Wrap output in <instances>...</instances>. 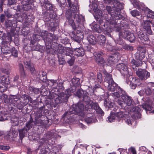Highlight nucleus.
<instances>
[{
	"mask_svg": "<svg viewBox=\"0 0 154 154\" xmlns=\"http://www.w3.org/2000/svg\"><path fill=\"white\" fill-rule=\"evenodd\" d=\"M118 58V55L116 54H114L113 56H110L108 59V64L110 65H112L117 61Z\"/></svg>",
	"mask_w": 154,
	"mask_h": 154,
	"instance_id": "obj_19",
	"label": "nucleus"
},
{
	"mask_svg": "<svg viewBox=\"0 0 154 154\" xmlns=\"http://www.w3.org/2000/svg\"><path fill=\"white\" fill-rule=\"evenodd\" d=\"M36 125L35 120L33 121L32 118L30 119L29 121L26 123V127L29 130L33 126Z\"/></svg>",
	"mask_w": 154,
	"mask_h": 154,
	"instance_id": "obj_25",
	"label": "nucleus"
},
{
	"mask_svg": "<svg viewBox=\"0 0 154 154\" xmlns=\"http://www.w3.org/2000/svg\"><path fill=\"white\" fill-rule=\"evenodd\" d=\"M124 116V113L121 111L117 112L116 113V117L118 119L119 122L122 121V118Z\"/></svg>",
	"mask_w": 154,
	"mask_h": 154,
	"instance_id": "obj_42",
	"label": "nucleus"
},
{
	"mask_svg": "<svg viewBox=\"0 0 154 154\" xmlns=\"http://www.w3.org/2000/svg\"><path fill=\"white\" fill-rule=\"evenodd\" d=\"M150 21L146 20L144 22L143 24V28L146 31V32L150 35L154 34V32H152L150 26Z\"/></svg>",
	"mask_w": 154,
	"mask_h": 154,
	"instance_id": "obj_14",
	"label": "nucleus"
},
{
	"mask_svg": "<svg viewBox=\"0 0 154 154\" xmlns=\"http://www.w3.org/2000/svg\"><path fill=\"white\" fill-rule=\"evenodd\" d=\"M136 74L139 79L141 80H145L150 76L149 72L144 69H138L136 70Z\"/></svg>",
	"mask_w": 154,
	"mask_h": 154,
	"instance_id": "obj_7",
	"label": "nucleus"
},
{
	"mask_svg": "<svg viewBox=\"0 0 154 154\" xmlns=\"http://www.w3.org/2000/svg\"><path fill=\"white\" fill-rule=\"evenodd\" d=\"M66 16L70 24L72 26L73 29H76V26L74 20L72 19L73 17V15H71V13L69 11H67L66 13Z\"/></svg>",
	"mask_w": 154,
	"mask_h": 154,
	"instance_id": "obj_12",
	"label": "nucleus"
},
{
	"mask_svg": "<svg viewBox=\"0 0 154 154\" xmlns=\"http://www.w3.org/2000/svg\"><path fill=\"white\" fill-rule=\"evenodd\" d=\"M142 108L146 111H150L152 109L151 106L149 104L146 103L142 106Z\"/></svg>",
	"mask_w": 154,
	"mask_h": 154,
	"instance_id": "obj_47",
	"label": "nucleus"
},
{
	"mask_svg": "<svg viewBox=\"0 0 154 154\" xmlns=\"http://www.w3.org/2000/svg\"><path fill=\"white\" fill-rule=\"evenodd\" d=\"M73 52L74 55L78 57H82L85 53V50L82 47L75 48Z\"/></svg>",
	"mask_w": 154,
	"mask_h": 154,
	"instance_id": "obj_16",
	"label": "nucleus"
},
{
	"mask_svg": "<svg viewBox=\"0 0 154 154\" xmlns=\"http://www.w3.org/2000/svg\"><path fill=\"white\" fill-rule=\"evenodd\" d=\"M22 4L23 5V7L21 8L22 10L27 11L31 8V5L26 3L25 2H22Z\"/></svg>",
	"mask_w": 154,
	"mask_h": 154,
	"instance_id": "obj_34",
	"label": "nucleus"
},
{
	"mask_svg": "<svg viewBox=\"0 0 154 154\" xmlns=\"http://www.w3.org/2000/svg\"><path fill=\"white\" fill-rule=\"evenodd\" d=\"M142 63L141 61H136L134 59H133L131 61L132 68L134 70H137V68L141 66Z\"/></svg>",
	"mask_w": 154,
	"mask_h": 154,
	"instance_id": "obj_20",
	"label": "nucleus"
},
{
	"mask_svg": "<svg viewBox=\"0 0 154 154\" xmlns=\"http://www.w3.org/2000/svg\"><path fill=\"white\" fill-rule=\"evenodd\" d=\"M130 32L127 29H123L122 30L121 32H119V35L120 36H121L124 38H127Z\"/></svg>",
	"mask_w": 154,
	"mask_h": 154,
	"instance_id": "obj_24",
	"label": "nucleus"
},
{
	"mask_svg": "<svg viewBox=\"0 0 154 154\" xmlns=\"http://www.w3.org/2000/svg\"><path fill=\"white\" fill-rule=\"evenodd\" d=\"M64 53L66 57L68 56L70 58L72 57L73 56V54L74 53L73 51L68 48H65Z\"/></svg>",
	"mask_w": 154,
	"mask_h": 154,
	"instance_id": "obj_29",
	"label": "nucleus"
},
{
	"mask_svg": "<svg viewBox=\"0 0 154 154\" xmlns=\"http://www.w3.org/2000/svg\"><path fill=\"white\" fill-rule=\"evenodd\" d=\"M68 5L70 9L67 11L71 12V15H73V17L75 20V22L78 26L82 24L85 21L84 17L81 15L77 14L78 11V6L77 4H72L70 0H67Z\"/></svg>",
	"mask_w": 154,
	"mask_h": 154,
	"instance_id": "obj_2",
	"label": "nucleus"
},
{
	"mask_svg": "<svg viewBox=\"0 0 154 154\" xmlns=\"http://www.w3.org/2000/svg\"><path fill=\"white\" fill-rule=\"evenodd\" d=\"M117 6L118 8H116V11L117 13L120 14V11L123 8L124 5L122 3H118L117 4Z\"/></svg>",
	"mask_w": 154,
	"mask_h": 154,
	"instance_id": "obj_46",
	"label": "nucleus"
},
{
	"mask_svg": "<svg viewBox=\"0 0 154 154\" xmlns=\"http://www.w3.org/2000/svg\"><path fill=\"white\" fill-rule=\"evenodd\" d=\"M147 17L153 18H154V13L151 10L148 9L146 10Z\"/></svg>",
	"mask_w": 154,
	"mask_h": 154,
	"instance_id": "obj_44",
	"label": "nucleus"
},
{
	"mask_svg": "<svg viewBox=\"0 0 154 154\" xmlns=\"http://www.w3.org/2000/svg\"><path fill=\"white\" fill-rule=\"evenodd\" d=\"M138 37L142 42H147L149 40V38L147 35L141 32L138 34Z\"/></svg>",
	"mask_w": 154,
	"mask_h": 154,
	"instance_id": "obj_22",
	"label": "nucleus"
},
{
	"mask_svg": "<svg viewBox=\"0 0 154 154\" xmlns=\"http://www.w3.org/2000/svg\"><path fill=\"white\" fill-rule=\"evenodd\" d=\"M89 42L91 44L94 45L97 42L96 38L92 35H90L87 37Z\"/></svg>",
	"mask_w": 154,
	"mask_h": 154,
	"instance_id": "obj_30",
	"label": "nucleus"
},
{
	"mask_svg": "<svg viewBox=\"0 0 154 154\" xmlns=\"http://www.w3.org/2000/svg\"><path fill=\"white\" fill-rule=\"evenodd\" d=\"M104 80L105 82L108 83V85L114 82L112 78V75L108 73L106 75Z\"/></svg>",
	"mask_w": 154,
	"mask_h": 154,
	"instance_id": "obj_23",
	"label": "nucleus"
},
{
	"mask_svg": "<svg viewBox=\"0 0 154 154\" xmlns=\"http://www.w3.org/2000/svg\"><path fill=\"white\" fill-rule=\"evenodd\" d=\"M152 89V88H150L149 87L146 88L144 89L145 94L148 96H151Z\"/></svg>",
	"mask_w": 154,
	"mask_h": 154,
	"instance_id": "obj_49",
	"label": "nucleus"
},
{
	"mask_svg": "<svg viewBox=\"0 0 154 154\" xmlns=\"http://www.w3.org/2000/svg\"><path fill=\"white\" fill-rule=\"evenodd\" d=\"M83 35L82 34H81L79 35V34H77L76 35L75 34H73L72 37L73 39L75 42L79 43L80 42L81 39L83 38Z\"/></svg>",
	"mask_w": 154,
	"mask_h": 154,
	"instance_id": "obj_33",
	"label": "nucleus"
},
{
	"mask_svg": "<svg viewBox=\"0 0 154 154\" xmlns=\"http://www.w3.org/2000/svg\"><path fill=\"white\" fill-rule=\"evenodd\" d=\"M85 121L87 123H90L96 122L97 120L94 114L92 113L88 114L85 119Z\"/></svg>",
	"mask_w": 154,
	"mask_h": 154,
	"instance_id": "obj_15",
	"label": "nucleus"
},
{
	"mask_svg": "<svg viewBox=\"0 0 154 154\" xmlns=\"http://www.w3.org/2000/svg\"><path fill=\"white\" fill-rule=\"evenodd\" d=\"M102 54V53H99L98 52H96L94 53V56L96 61L99 62V59L100 58H102L101 57V55Z\"/></svg>",
	"mask_w": 154,
	"mask_h": 154,
	"instance_id": "obj_51",
	"label": "nucleus"
},
{
	"mask_svg": "<svg viewBox=\"0 0 154 154\" xmlns=\"http://www.w3.org/2000/svg\"><path fill=\"white\" fill-rule=\"evenodd\" d=\"M42 116V114L41 113H40L37 111L35 114V119H40Z\"/></svg>",
	"mask_w": 154,
	"mask_h": 154,
	"instance_id": "obj_62",
	"label": "nucleus"
},
{
	"mask_svg": "<svg viewBox=\"0 0 154 154\" xmlns=\"http://www.w3.org/2000/svg\"><path fill=\"white\" fill-rule=\"evenodd\" d=\"M65 48L62 45L59 44L57 46L56 48L54 49V51L57 52L59 54H62L64 52Z\"/></svg>",
	"mask_w": 154,
	"mask_h": 154,
	"instance_id": "obj_26",
	"label": "nucleus"
},
{
	"mask_svg": "<svg viewBox=\"0 0 154 154\" xmlns=\"http://www.w3.org/2000/svg\"><path fill=\"white\" fill-rule=\"evenodd\" d=\"M83 101L82 102H79L77 104L73 105V107L70 109L68 111L66 112L63 115V117H65L72 114H77L79 116L83 117L86 113L87 110L85 109L84 105H85L86 108L88 107L86 106V104L85 102L86 101L85 97H83Z\"/></svg>",
	"mask_w": 154,
	"mask_h": 154,
	"instance_id": "obj_1",
	"label": "nucleus"
},
{
	"mask_svg": "<svg viewBox=\"0 0 154 154\" xmlns=\"http://www.w3.org/2000/svg\"><path fill=\"white\" fill-rule=\"evenodd\" d=\"M11 55L15 57H17V53L15 48H13L11 49Z\"/></svg>",
	"mask_w": 154,
	"mask_h": 154,
	"instance_id": "obj_56",
	"label": "nucleus"
},
{
	"mask_svg": "<svg viewBox=\"0 0 154 154\" xmlns=\"http://www.w3.org/2000/svg\"><path fill=\"white\" fill-rule=\"evenodd\" d=\"M104 104L105 107L110 109L112 108L114 105V103L110 101H107L106 100H105L104 101Z\"/></svg>",
	"mask_w": 154,
	"mask_h": 154,
	"instance_id": "obj_36",
	"label": "nucleus"
},
{
	"mask_svg": "<svg viewBox=\"0 0 154 154\" xmlns=\"http://www.w3.org/2000/svg\"><path fill=\"white\" fill-rule=\"evenodd\" d=\"M71 92L69 89H67L65 91V94L63 92L58 93L55 100V103L58 104L66 102L69 96L71 95Z\"/></svg>",
	"mask_w": 154,
	"mask_h": 154,
	"instance_id": "obj_4",
	"label": "nucleus"
},
{
	"mask_svg": "<svg viewBox=\"0 0 154 154\" xmlns=\"http://www.w3.org/2000/svg\"><path fill=\"white\" fill-rule=\"evenodd\" d=\"M121 95L122 100L124 101V104H125L128 106H131L132 105L134 102L132 98L128 95L124 91V93H122Z\"/></svg>",
	"mask_w": 154,
	"mask_h": 154,
	"instance_id": "obj_9",
	"label": "nucleus"
},
{
	"mask_svg": "<svg viewBox=\"0 0 154 154\" xmlns=\"http://www.w3.org/2000/svg\"><path fill=\"white\" fill-rule=\"evenodd\" d=\"M130 79L132 82L135 84L136 86L137 85H140L141 84V82L139 79H136V78L131 77L130 78Z\"/></svg>",
	"mask_w": 154,
	"mask_h": 154,
	"instance_id": "obj_39",
	"label": "nucleus"
},
{
	"mask_svg": "<svg viewBox=\"0 0 154 154\" xmlns=\"http://www.w3.org/2000/svg\"><path fill=\"white\" fill-rule=\"evenodd\" d=\"M9 118V114H2L0 115V121H2L8 120Z\"/></svg>",
	"mask_w": 154,
	"mask_h": 154,
	"instance_id": "obj_43",
	"label": "nucleus"
},
{
	"mask_svg": "<svg viewBox=\"0 0 154 154\" xmlns=\"http://www.w3.org/2000/svg\"><path fill=\"white\" fill-rule=\"evenodd\" d=\"M130 13L134 17L139 16L140 14V13L137 10L131 11Z\"/></svg>",
	"mask_w": 154,
	"mask_h": 154,
	"instance_id": "obj_52",
	"label": "nucleus"
},
{
	"mask_svg": "<svg viewBox=\"0 0 154 154\" xmlns=\"http://www.w3.org/2000/svg\"><path fill=\"white\" fill-rule=\"evenodd\" d=\"M99 62L96 61L97 64L100 66H104L106 63L105 61L103 60V58H100L99 59Z\"/></svg>",
	"mask_w": 154,
	"mask_h": 154,
	"instance_id": "obj_54",
	"label": "nucleus"
},
{
	"mask_svg": "<svg viewBox=\"0 0 154 154\" xmlns=\"http://www.w3.org/2000/svg\"><path fill=\"white\" fill-rule=\"evenodd\" d=\"M35 120L37 125L40 126L43 124V121L40 119H35Z\"/></svg>",
	"mask_w": 154,
	"mask_h": 154,
	"instance_id": "obj_55",
	"label": "nucleus"
},
{
	"mask_svg": "<svg viewBox=\"0 0 154 154\" xmlns=\"http://www.w3.org/2000/svg\"><path fill=\"white\" fill-rule=\"evenodd\" d=\"M28 131L29 130L27 128H26V127H24L22 129L18 130L20 137L21 140L24 137Z\"/></svg>",
	"mask_w": 154,
	"mask_h": 154,
	"instance_id": "obj_21",
	"label": "nucleus"
},
{
	"mask_svg": "<svg viewBox=\"0 0 154 154\" xmlns=\"http://www.w3.org/2000/svg\"><path fill=\"white\" fill-rule=\"evenodd\" d=\"M53 136L52 133L51 132H48L44 134L43 139L45 141L49 140Z\"/></svg>",
	"mask_w": 154,
	"mask_h": 154,
	"instance_id": "obj_32",
	"label": "nucleus"
},
{
	"mask_svg": "<svg viewBox=\"0 0 154 154\" xmlns=\"http://www.w3.org/2000/svg\"><path fill=\"white\" fill-rule=\"evenodd\" d=\"M140 108L135 106L131 109L130 114L132 118L137 119L141 118V114L140 113Z\"/></svg>",
	"mask_w": 154,
	"mask_h": 154,
	"instance_id": "obj_10",
	"label": "nucleus"
},
{
	"mask_svg": "<svg viewBox=\"0 0 154 154\" xmlns=\"http://www.w3.org/2000/svg\"><path fill=\"white\" fill-rule=\"evenodd\" d=\"M48 85L52 86L53 88V86H56L58 85V82H57L56 80H51L48 81Z\"/></svg>",
	"mask_w": 154,
	"mask_h": 154,
	"instance_id": "obj_48",
	"label": "nucleus"
},
{
	"mask_svg": "<svg viewBox=\"0 0 154 154\" xmlns=\"http://www.w3.org/2000/svg\"><path fill=\"white\" fill-rule=\"evenodd\" d=\"M21 6L18 4H15L14 6L12 5H10V8H13V9L16 10L17 11H20L22 10L21 9Z\"/></svg>",
	"mask_w": 154,
	"mask_h": 154,
	"instance_id": "obj_45",
	"label": "nucleus"
},
{
	"mask_svg": "<svg viewBox=\"0 0 154 154\" xmlns=\"http://www.w3.org/2000/svg\"><path fill=\"white\" fill-rule=\"evenodd\" d=\"M116 68L124 76L129 74V70L127 66L123 63L118 64L116 66Z\"/></svg>",
	"mask_w": 154,
	"mask_h": 154,
	"instance_id": "obj_8",
	"label": "nucleus"
},
{
	"mask_svg": "<svg viewBox=\"0 0 154 154\" xmlns=\"http://www.w3.org/2000/svg\"><path fill=\"white\" fill-rule=\"evenodd\" d=\"M84 92L82 90H78L76 93V95L79 98H81L83 97V94Z\"/></svg>",
	"mask_w": 154,
	"mask_h": 154,
	"instance_id": "obj_53",
	"label": "nucleus"
},
{
	"mask_svg": "<svg viewBox=\"0 0 154 154\" xmlns=\"http://www.w3.org/2000/svg\"><path fill=\"white\" fill-rule=\"evenodd\" d=\"M85 97L86 98V101H85V102H86V106L88 107V108L90 107H91L92 109H94L96 111L98 109V108H99V106L98 105V104L97 103H93L92 102L91 100L89 99V98L88 96H85Z\"/></svg>",
	"mask_w": 154,
	"mask_h": 154,
	"instance_id": "obj_13",
	"label": "nucleus"
},
{
	"mask_svg": "<svg viewBox=\"0 0 154 154\" xmlns=\"http://www.w3.org/2000/svg\"><path fill=\"white\" fill-rule=\"evenodd\" d=\"M107 26V25H106V26ZM102 26V28H101L100 26L99 25H96V26H94L96 31L99 33H100L103 32V29L107 31L108 32L111 31V29H109V28L107 26L106 27L105 25L104 24L103 26Z\"/></svg>",
	"mask_w": 154,
	"mask_h": 154,
	"instance_id": "obj_17",
	"label": "nucleus"
},
{
	"mask_svg": "<svg viewBox=\"0 0 154 154\" xmlns=\"http://www.w3.org/2000/svg\"><path fill=\"white\" fill-rule=\"evenodd\" d=\"M98 42L100 45L103 44L105 42L106 38L103 35H100L98 37Z\"/></svg>",
	"mask_w": 154,
	"mask_h": 154,
	"instance_id": "obj_40",
	"label": "nucleus"
},
{
	"mask_svg": "<svg viewBox=\"0 0 154 154\" xmlns=\"http://www.w3.org/2000/svg\"><path fill=\"white\" fill-rule=\"evenodd\" d=\"M135 59L137 60V61H141L143 59V57L140 56V54L139 53H137L135 55Z\"/></svg>",
	"mask_w": 154,
	"mask_h": 154,
	"instance_id": "obj_59",
	"label": "nucleus"
},
{
	"mask_svg": "<svg viewBox=\"0 0 154 154\" xmlns=\"http://www.w3.org/2000/svg\"><path fill=\"white\" fill-rule=\"evenodd\" d=\"M10 148V147L8 146H2L0 145V149L5 150H8Z\"/></svg>",
	"mask_w": 154,
	"mask_h": 154,
	"instance_id": "obj_64",
	"label": "nucleus"
},
{
	"mask_svg": "<svg viewBox=\"0 0 154 154\" xmlns=\"http://www.w3.org/2000/svg\"><path fill=\"white\" fill-rule=\"evenodd\" d=\"M123 48L126 50L130 51H132L133 50V47L132 46L127 44L124 45L123 46Z\"/></svg>",
	"mask_w": 154,
	"mask_h": 154,
	"instance_id": "obj_50",
	"label": "nucleus"
},
{
	"mask_svg": "<svg viewBox=\"0 0 154 154\" xmlns=\"http://www.w3.org/2000/svg\"><path fill=\"white\" fill-rule=\"evenodd\" d=\"M80 79H79L75 77L73 78L72 79V82L73 85V86L77 87L80 84Z\"/></svg>",
	"mask_w": 154,
	"mask_h": 154,
	"instance_id": "obj_41",
	"label": "nucleus"
},
{
	"mask_svg": "<svg viewBox=\"0 0 154 154\" xmlns=\"http://www.w3.org/2000/svg\"><path fill=\"white\" fill-rule=\"evenodd\" d=\"M39 75H40L39 77L40 79L42 81L45 82L46 81L47 79L46 73V72L43 71L39 72Z\"/></svg>",
	"mask_w": 154,
	"mask_h": 154,
	"instance_id": "obj_37",
	"label": "nucleus"
},
{
	"mask_svg": "<svg viewBox=\"0 0 154 154\" xmlns=\"http://www.w3.org/2000/svg\"><path fill=\"white\" fill-rule=\"evenodd\" d=\"M107 121L108 122H112L115 121L116 119V113L112 112L107 118Z\"/></svg>",
	"mask_w": 154,
	"mask_h": 154,
	"instance_id": "obj_35",
	"label": "nucleus"
},
{
	"mask_svg": "<svg viewBox=\"0 0 154 154\" xmlns=\"http://www.w3.org/2000/svg\"><path fill=\"white\" fill-rule=\"evenodd\" d=\"M47 31H44L41 33V36L42 38H43L45 43H46V42H48L49 39L48 38V34Z\"/></svg>",
	"mask_w": 154,
	"mask_h": 154,
	"instance_id": "obj_31",
	"label": "nucleus"
},
{
	"mask_svg": "<svg viewBox=\"0 0 154 154\" xmlns=\"http://www.w3.org/2000/svg\"><path fill=\"white\" fill-rule=\"evenodd\" d=\"M127 39L130 42H134L135 40V37L133 33L130 32L128 36Z\"/></svg>",
	"mask_w": 154,
	"mask_h": 154,
	"instance_id": "obj_38",
	"label": "nucleus"
},
{
	"mask_svg": "<svg viewBox=\"0 0 154 154\" xmlns=\"http://www.w3.org/2000/svg\"><path fill=\"white\" fill-rule=\"evenodd\" d=\"M21 77L24 78L26 76L23 65L21 63L19 64L18 65Z\"/></svg>",
	"mask_w": 154,
	"mask_h": 154,
	"instance_id": "obj_27",
	"label": "nucleus"
},
{
	"mask_svg": "<svg viewBox=\"0 0 154 154\" xmlns=\"http://www.w3.org/2000/svg\"><path fill=\"white\" fill-rule=\"evenodd\" d=\"M64 89L62 83H58V85L56 86H53L51 90L52 94H51L49 96V98L52 99L54 97V95H57V93L60 90H63Z\"/></svg>",
	"mask_w": 154,
	"mask_h": 154,
	"instance_id": "obj_6",
	"label": "nucleus"
},
{
	"mask_svg": "<svg viewBox=\"0 0 154 154\" xmlns=\"http://www.w3.org/2000/svg\"><path fill=\"white\" fill-rule=\"evenodd\" d=\"M29 89L31 91L34 93L35 94H38L39 92V89L37 88L30 87L29 88Z\"/></svg>",
	"mask_w": 154,
	"mask_h": 154,
	"instance_id": "obj_58",
	"label": "nucleus"
},
{
	"mask_svg": "<svg viewBox=\"0 0 154 154\" xmlns=\"http://www.w3.org/2000/svg\"><path fill=\"white\" fill-rule=\"evenodd\" d=\"M25 67L28 70H29L31 73L33 72L35 70L34 66L30 61H25L24 62Z\"/></svg>",
	"mask_w": 154,
	"mask_h": 154,
	"instance_id": "obj_18",
	"label": "nucleus"
},
{
	"mask_svg": "<svg viewBox=\"0 0 154 154\" xmlns=\"http://www.w3.org/2000/svg\"><path fill=\"white\" fill-rule=\"evenodd\" d=\"M48 38L49 39L48 42H46V44H49V43H50L51 42L56 40L57 39L56 36L52 33H49L48 34Z\"/></svg>",
	"mask_w": 154,
	"mask_h": 154,
	"instance_id": "obj_28",
	"label": "nucleus"
},
{
	"mask_svg": "<svg viewBox=\"0 0 154 154\" xmlns=\"http://www.w3.org/2000/svg\"><path fill=\"white\" fill-rule=\"evenodd\" d=\"M106 8L108 13L111 15L113 20H118L123 18V16L121 14L117 13L116 11V7L107 6Z\"/></svg>",
	"mask_w": 154,
	"mask_h": 154,
	"instance_id": "obj_5",
	"label": "nucleus"
},
{
	"mask_svg": "<svg viewBox=\"0 0 154 154\" xmlns=\"http://www.w3.org/2000/svg\"><path fill=\"white\" fill-rule=\"evenodd\" d=\"M116 91L117 92H115L113 94V96L115 97L119 98V97H120V94L122 95V94L121 93V91H120L119 92H118V91Z\"/></svg>",
	"mask_w": 154,
	"mask_h": 154,
	"instance_id": "obj_60",
	"label": "nucleus"
},
{
	"mask_svg": "<svg viewBox=\"0 0 154 154\" xmlns=\"http://www.w3.org/2000/svg\"><path fill=\"white\" fill-rule=\"evenodd\" d=\"M107 85V89L109 91L112 92L116 90V91H118L119 92L121 91V93H124V91L118 86L115 82L108 85Z\"/></svg>",
	"mask_w": 154,
	"mask_h": 154,
	"instance_id": "obj_11",
	"label": "nucleus"
},
{
	"mask_svg": "<svg viewBox=\"0 0 154 154\" xmlns=\"http://www.w3.org/2000/svg\"><path fill=\"white\" fill-rule=\"evenodd\" d=\"M74 59L73 58L69 57L68 58L67 62L69 63L70 65V66L72 65L74 63Z\"/></svg>",
	"mask_w": 154,
	"mask_h": 154,
	"instance_id": "obj_61",
	"label": "nucleus"
},
{
	"mask_svg": "<svg viewBox=\"0 0 154 154\" xmlns=\"http://www.w3.org/2000/svg\"><path fill=\"white\" fill-rule=\"evenodd\" d=\"M42 11L44 13V15L48 16L52 19L55 17L56 16L55 8L53 5L48 1H45L42 5Z\"/></svg>",
	"mask_w": 154,
	"mask_h": 154,
	"instance_id": "obj_3",
	"label": "nucleus"
},
{
	"mask_svg": "<svg viewBox=\"0 0 154 154\" xmlns=\"http://www.w3.org/2000/svg\"><path fill=\"white\" fill-rule=\"evenodd\" d=\"M97 79L98 82L101 83L103 81L102 75V74L99 73H98L97 77Z\"/></svg>",
	"mask_w": 154,
	"mask_h": 154,
	"instance_id": "obj_57",
	"label": "nucleus"
},
{
	"mask_svg": "<svg viewBox=\"0 0 154 154\" xmlns=\"http://www.w3.org/2000/svg\"><path fill=\"white\" fill-rule=\"evenodd\" d=\"M114 29L117 32H119L120 30V27L119 25L117 24L116 23L114 25Z\"/></svg>",
	"mask_w": 154,
	"mask_h": 154,
	"instance_id": "obj_63",
	"label": "nucleus"
}]
</instances>
